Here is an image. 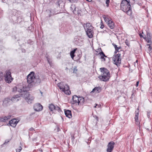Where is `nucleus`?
Wrapping results in <instances>:
<instances>
[{
	"label": "nucleus",
	"instance_id": "obj_38",
	"mask_svg": "<svg viewBox=\"0 0 152 152\" xmlns=\"http://www.w3.org/2000/svg\"><path fill=\"white\" fill-rule=\"evenodd\" d=\"M72 8H73L75 9V10L76 7L75 5H72V7H70L71 9H72Z\"/></svg>",
	"mask_w": 152,
	"mask_h": 152
},
{
	"label": "nucleus",
	"instance_id": "obj_56",
	"mask_svg": "<svg viewBox=\"0 0 152 152\" xmlns=\"http://www.w3.org/2000/svg\"><path fill=\"white\" fill-rule=\"evenodd\" d=\"M151 152H152V151H151Z\"/></svg>",
	"mask_w": 152,
	"mask_h": 152
},
{
	"label": "nucleus",
	"instance_id": "obj_29",
	"mask_svg": "<svg viewBox=\"0 0 152 152\" xmlns=\"http://www.w3.org/2000/svg\"><path fill=\"white\" fill-rule=\"evenodd\" d=\"M0 120L1 122H5L7 120V118L6 116H5L3 118H1L0 119Z\"/></svg>",
	"mask_w": 152,
	"mask_h": 152
},
{
	"label": "nucleus",
	"instance_id": "obj_43",
	"mask_svg": "<svg viewBox=\"0 0 152 152\" xmlns=\"http://www.w3.org/2000/svg\"><path fill=\"white\" fill-rule=\"evenodd\" d=\"M78 39V37H76L75 38V41H77V39Z\"/></svg>",
	"mask_w": 152,
	"mask_h": 152
},
{
	"label": "nucleus",
	"instance_id": "obj_14",
	"mask_svg": "<svg viewBox=\"0 0 152 152\" xmlns=\"http://www.w3.org/2000/svg\"><path fill=\"white\" fill-rule=\"evenodd\" d=\"M101 91V87H95L93 89L92 91L91 92V93H98L100 92Z\"/></svg>",
	"mask_w": 152,
	"mask_h": 152
},
{
	"label": "nucleus",
	"instance_id": "obj_35",
	"mask_svg": "<svg viewBox=\"0 0 152 152\" xmlns=\"http://www.w3.org/2000/svg\"><path fill=\"white\" fill-rule=\"evenodd\" d=\"M22 149L21 147H19L18 148L16 149V152H20Z\"/></svg>",
	"mask_w": 152,
	"mask_h": 152
},
{
	"label": "nucleus",
	"instance_id": "obj_42",
	"mask_svg": "<svg viewBox=\"0 0 152 152\" xmlns=\"http://www.w3.org/2000/svg\"><path fill=\"white\" fill-rule=\"evenodd\" d=\"M125 43L127 45H128V46H129V43L128 42V41H127V40H126Z\"/></svg>",
	"mask_w": 152,
	"mask_h": 152
},
{
	"label": "nucleus",
	"instance_id": "obj_24",
	"mask_svg": "<svg viewBox=\"0 0 152 152\" xmlns=\"http://www.w3.org/2000/svg\"><path fill=\"white\" fill-rule=\"evenodd\" d=\"M76 49H74L73 50H72L71 52L70 53V56L71 57V58L73 59L74 57L75 56L74 54L75 53V51H76Z\"/></svg>",
	"mask_w": 152,
	"mask_h": 152
},
{
	"label": "nucleus",
	"instance_id": "obj_45",
	"mask_svg": "<svg viewBox=\"0 0 152 152\" xmlns=\"http://www.w3.org/2000/svg\"><path fill=\"white\" fill-rule=\"evenodd\" d=\"M139 81H137V82L136 84V87H137V86H138V85H139Z\"/></svg>",
	"mask_w": 152,
	"mask_h": 152
},
{
	"label": "nucleus",
	"instance_id": "obj_5",
	"mask_svg": "<svg viewBox=\"0 0 152 152\" xmlns=\"http://www.w3.org/2000/svg\"><path fill=\"white\" fill-rule=\"evenodd\" d=\"M58 86L60 89L63 91H64L66 94L69 95L70 91L69 90V86L63 83H58Z\"/></svg>",
	"mask_w": 152,
	"mask_h": 152
},
{
	"label": "nucleus",
	"instance_id": "obj_8",
	"mask_svg": "<svg viewBox=\"0 0 152 152\" xmlns=\"http://www.w3.org/2000/svg\"><path fill=\"white\" fill-rule=\"evenodd\" d=\"M6 75L5 77L6 81L8 83H10L12 80L13 79L11 75V72L10 70L6 72Z\"/></svg>",
	"mask_w": 152,
	"mask_h": 152
},
{
	"label": "nucleus",
	"instance_id": "obj_17",
	"mask_svg": "<svg viewBox=\"0 0 152 152\" xmlns=\"http://www.w3.org/2000/svg\"><path fill=\"white\" fill-rule=\"evenodd\" d=\"M9 105V100L6 99L3 101V105L4 107H6Z\"/></svg>",
	"mask_w": 152,
	"mask_h": 152
},
{
	"label": "nucleus",
	"instance_id": "obj_48",
	"mask_svg": "<svg viewBox=\"0 0 152 152\" xmlns=\"http://www.w3.org/2000/svg\"><path fill=\"white\" fill-rule=\"evenodd\" d=\"M60 129H59V128L58 127L57 128V131L58 132H59V131H60Z\"/></svg>",
	"mask_w": 152,
	"mask_h": 152
},
{
	"label": "nucleus",
	"instance_id": "obj_16",
	"mask_svg": "<svg viewBox=\"0 0 152 152\" xmlns=\"http://www.w3.org/2000/svg\"><path fill=\"white\" fill-rule=\"evenodd\" d=\"M139 115V111L136 114L135 116V124L137 125H139L140 124V122L138 121V116Z\"/></svg>",
	"mask_w": 152,
	"mask_h": 152
},
{
	"label": "nucleus",
	"instance_id": "obj_1",
	"mask_svg": "<svg viewBox=\"0 0 152 152\" xmlns=\"http://www.w3.org/2000/svg\"><path fill=\"white\" fill-rule=\"evenodd\" d=\"M27 85L23 82L17 85L12 89L14 92H26L29 90L30 88L34 86L39 84L41 82V80L38 76L36 77L34 72H31L27 76Z\"/></svg>",
	"mask_w": 152,
	"mask_h": 152
},
{
	"label": "nucleus",
	"instance_id": "obj_20",
	"mask_svg": "<svg viewBox=\"0 0 152 152\" xmlns=\"http://www.w3.org/2000/svg\"><path fill=\"white\" fill-rule=\"evenodd\" d=\"M78 105L83 104L84 102V98L82 97H79Z\"/></svg>",
	"mask_w": 152,
	"mask_h": 152
},
{
	"label": "nucleus",
	"instance_id": "obj_52",
	"mask_svg": "<svg viewBox=\"0 0 152 152\" xmlns=\"http://www.w3.org/2000/svg\"><path fill=\"white\" fill-rule=\"evenodd\" d=\"M96 106H96H96H94V107H95H95H96Z\"/></svg>",
	"mask_w": 152,
	"mask_h": 152
},
{
	"label": "nucleus",
	"instance_id": "obj_33",
	"mask_svg": "<svg viewBox=\"0 0 152 152\" xmlns=\"http://www.w3.org/2000/svg\"><path fill=\"white\" fill-rule=\"evenodd\" d=\"M77 71V67L75 66L74 68L73 73H76Z\"/></svg>",
	"mask_w": 152,
	"mask_h": 152
},
{
	"label": "nucleus",
	"instance_id": "obj_32",
	"mask_svg": "<svg viewBox=\"0 0 152 152\" xmlns=\"http://www.w3.org/2000/svg\"><path fill=\"white\" fill-rule=\"evenodd\" d=\"M54 110L58 111L59 112H60L61 111V110L60 108L57 106H55Z\"/></svg>",
	"mask_w": 152,
	"mask_h": 152
},
{
	"label": "nucleus",
	"instance_id": "obj_36",
	"mask_svg": "<svg viewBox=\"0 0 152 152\" xmlns=\"http://www.w3.org/2000/svg\"><path fill=\"white\" fill-rule=\"evenodd\" d=\"M110 2V0H106V3L107 4V7H108L109 6V3Z\"/></svg>",
	"mask_w": 152,
	"mask_h": 152
},
{
	"label": "nucleus",
	"instance_id": "obj_26",
	"mask_svg": "<svg viewBox=\"0 0 152 152\" xmlns=\"http://www.w3.org/2000/svg\"><path fill=\"white\" fill-rule=\"evenodd\" d=\"M119 100L120 102L122 103L125 102L126 99L124 97L121 96L120 97Z\"/></svg>",
	"mask_w": 152,
	"mask_h": 152
},
{
	"label": "nucleus",
	"instance_id": "obj_21",
	"mask_svg": "<svg viewBox=\"0 0 152 152\" xmlns=\"http://www.w3.org/2000/svg\"><path fill=\"white\" fill-rule=\"evenodd\" d=\"M108 25L110 28L113 29L114 27V23L112 21H110L108 23Z\"/></svg>",
	"mask_w": 152,
	"mask_h": 152
},
{
	"label": "nucleus",
	"instance_id": "obj_37",
	"mask_svg": "<svg viewBox=\"0 0 152 152\" xmlns=\"http://www.w3.org/2000/svg\"><path fill=\"white\" fill-rule=\"evenodd\" d=\"M137 60H136V62H134V66H138V63H137Z\"/></svg>",
	"mask_w": 152,
	"mask_h": 152
},
{
	"label": "nucleus",
	"instance_id": "obj_49",
	"mask_svg": "<svg viewBox=\"0 0 152 152\" xmlns=\"http://www.w3.org/2000/svg\"><path fill=\"white\" fill-rule=\"evenodd\" d=\"M25 49H23L22 51V52H25Z\"/></svg>",
	"mask_w": 152,
	"mask_h": 152
},
{
	"label": "nucleus",
	"instance_id": "obj_23",
	"mask_svg": "<svg viewBox=\"0 0 152 152\" xmlns=\"http://www.w3.org/2000/svg\"><path fill=\"white\" fill-rule=\"evenodd\" d=\"M99 54L101 56V58L103 59L104 61H105V58H104V57H107L104 53L102 51L101 52H100L99 53Z\"/></svg>",
	"mask_w": 152,
	"mask_h": 152
},
{
	"label": "nucleus",
	"instance_id": "obj_9",
	"mask_svg": "<svg viewBox=\"0 0 152 152\" xmlns=\"http://www.w3.org/2000/svg\"><path fill=\"white\" fill-rule=\"evenodd\" d=\"M114 144L115 142L113 141H111L108 143L107 150V152H112L114 148Z\"/></svg>",
	"mask_w": 152,
	"mask_h": 152
},
{
	"label": "nucleus",
	"instance_id": "obj_34",
	"mask_svg": "<svg viewBox=\"0 0 152 152\" xmlns=\"http://www.w3.org/2000/svg\"><path fill=\"white\" fill-rule=\"evenodd\" d=\"M71 3H76L77 2L78 0H68Z\"/></svg>",
	"mask_w": 152,
	"mask_h": 152
},
{
	"label": "nucleus",
	"instance_id": "obj_46",
	"mask_svg": "<svg viewBox=\"0 0 152 152\" xmlns=\"http://www.w3.org/2000/svg\"><path fill=\"white\" fill-rule=\"evenodd\" d=\"M104 27V26L103 25H102V24L101 25V26H100V28H103Z\"/></svg>",
	"mask_w": 152,
	"mask_h": 152
},
{
	"label": "nucleus",
	"instance_id": "obj_47",
	"mask_svg": "<svg viewBox=\"0 0 152 152\" xmlns=\"http://www.w3.org/2000/svg\"><path fill=\"white\" fill-rule=\"evenodd\" d=\"M9 142V140H6L5 141V143H4V144H5L6 143H7L8 142Z\"/></svg>",
	"mask_w": 152,
	"mask_h": 152
},
{
	"label": "nucleus",
	"instance_id": "obj_6",
	"mask_svg": "<svg viewBox=\"0 0 152 152\" xmlns=\"http://www.w3.org/2000/svg\"><path fill=\"white\" fill-rule=\"evenodd\" d=\"M131 8L130 2L128 0H123L121 4V9L124 12H125L129 8Z\"/></svg>",
	"mask_w": 152,
	"mask_h": 152
},
{
	"label": "nucleus",
	"instance_id": "obj_51",
	"mask_svg": "<svg viewBox=\"0 0 152 152\" xmlns=\"http://www.w3.org/2000/svg\"><path fill=\"white\" fill-rule=\"evenodd\" d=\"M68 68L67 67H66L65 69L66 70H67L68 69Z\"/></svg>",
	"mask_w": 152,
	"mask_h": 152
},
{
	"label": "nucleus",
	"instance_id": "obj_22",
	"mask_svg": "<svg viewBox=\"0 0 152 152\" xmlns=\"http://www.w3.org/2000/svg\"><path fill=\"white\" fill-rule=\"evenodd\" d=\"M147 33H148L147 32H146V33H144L143 32H142V34H140V37H143L144 39H146L148 37L147 36Z\"/></svg>",
	"mask_w": 152,
	"mask_h": 152
},
{
	"label": "nucleus",
	"instance_id": "obj_19",
	"mask_svg": "<svg viewBox=\"0 0 152 152\" xmlns=\"http://www.w3.org/2000/svg\"><path fill=\"white\" fill-rule=\"evenodd\" d=\"M112 45L114 47L115 49V52L114 53L116 54L118 52L119 50L121 48V47H118L115 44L113 43L112 44Z\"/></svg>",
	"mask_w": 152,
	"mask_h": 152
},
{
	"label": "nucleus",
	"instance_id": "obj_11",
	"mask_svg": "<svg viewBox=\"0 0 152 152\" xmlns=\"http://www.w3.org/2000/svg\"><path fill=\"white\" fill-rule=\"evenodd\" d=\"M18 122L15 119H13L9 121L10 125L14 127H15Z\"/></svg>",
	"mask_w": 152,
	"mask_h": 152
},
{
	"label": "nucleus",
	"instance_id": "obj_12",
	"mask_svg": "<svg viewBox=\"0 0 152 152\" xmlns=\"http://www.w3.org/2000/svg\"><path fill=\"white\" fill-rule=\"evenodd\" d=\"M79 99V97H78L76 95H75L74 96H73L72 97V100L73 101V104H78V101Z\"/></svg>",
	"mask_w": 152,
	"mask_h": 152
},
{
	"label": "nucleus",
	"instance_id": "obj_13",
	"mask_svg": "<svg viewBox=\"0 0 152 152\" xmlns=\"http://www.w3.org/2000/svg\"><path fill=\"white\" fill-rule=\"evenodd\" d=\"M65 114L66 117L69 118H71L72 117L71 111L69 110H67L65 111Z\"/></svg>",
	"mask_w": 152,
	"mask_h": 152
},
{
	"label": "nucleus",
	"instance_id": "obj_25",
	"mask_svg": "<svg viewBox=\"0 0 152 152\" xmlns=\"http://www.w3.org/2000/svg\"><path fill=\"white\" fill-rule=\"evenodd\" d=\"M55 106L53 104H50L49 108L51 111H52L54 110Z\"/></svg>",
	"mask_w": 152,
	"mask_h": 152
},
{
	"label": "nucleus",
	"instance_id": "obj_2",
	"mask_svg": "<svg viewBox=\"0 0 152 152\" xmlns=\"http://www.w3.org/2000/svg\"><path fill=\"white\" fill-rule=\"evenodd\" d=\"M101 72V75L99 77V78L103 81H108L110 78V73L109 71L106 68H101L100 69Z\"/></svg>",
	"mask_w": 152,
	"mask_h": 152
},
{
	"label": "nucleus",
	"instance_id": "obj_3",
	"mask_svg": "<svg viewBox=\"0 0 152 152\" xmlns=\"http://www.w3.org/2000/svg\"><path fill=\"white\" fill-rule=\"evenodd\" d=\"M20 93V95L24 98L28 104H31L33 102L34 97L32 96H31L29 92L27 91L26 92H18Z\"/></svg>",
	"mask_w": 152,
	"mask_h": 152
},
{
	"label": "nucleus",
	"instance_id": "obj_40",
	"mask_svg": "<svg viewBox=\"0 0 152 152\" xmlns=\"http://www.w3.org/2000/svg\"><path fill=\"white\" fill-rule=\"evenodd\" d=\"M11 115H8L7 117V120L9 119L11 117Z\"/></svg>",
	"mask_w": 152,
	"mask_h": 152
},
{
	"label": "nucleus",
	"instance_id": "obj_4",
	"mask_svg": "<svg viewBox=\"0 0 152 152\" xmlns=\"http://www.w3.org/2000/svg\"><path fill=\"white\" fill-rule=\"evenodd\" d=\"M84 26L87 36L89 38H92L93 37V27L89 23H87L86 24H84Z\"/></svg>",
	"mask_w": 152,
	"mask_h": 152
},
{
	"label": "nucleus",
	"instance_id": "obj_53",
	"mask_svg": "<svg viewBox=\"0 0 152 152\" xmlns=\"http://www.w3.org/2000/svg\"><path fill=\"white\" fill-rule=\"evenodd\" d=\"M2 2H4V1H3V0H2Z\"/></svg>",
	"mask_w": 152,
	"mask_h": 152
},
{
	"label": "nucleus",
	"instance_id": "obj_30",
	"mask_svg": "<svg viewBox=\"0 0 152 152\" xmlns=\"http://www.w3.org/2000/svg\"><path fill=\"white\" fill-rule=\"evenodd\" d=\"M146 47L148 49V50L149 51H150L151 50L152 48V46L151 45V44H148L146 45Z\"/></svg>",
	"mask_w": 152,
	"mask_h": 152
},
{
	"label": "nucleus",
	"instance_id": "obj_39",
	"mask_svg": "<svg viewBox=\"0 0 152 152\" xmlns=\"http://www.w3.org/2000/svg\"><path fill=\"white\" fill-rule=\"evenodd\" d=\"M47 60L48 63L50 65V59H49V58H47Z\"/></svg>",
	"mask_w": 152,
	"mask_h": 152
},
{
	"label": "nucleus",
	"instance_id": "obj_18",
	"mask_svg": "<svg viewBox=\"0 0 152 152\" xmlns=\"http://www.w3.org/2000/svg\"><path fill=\"white\" fill-rule=\"evenodd\" d=\"M20 96L18 95H16L12 98L11 100L12 101H17L19 100V99H17L19 98Z\"/></svg>",
	"mask_w": 152,
	"mask_h": 152
},
{
	"label": "nucleus",
	"instance_id": "obj_55",
	"mask_svg": "<svg viewBox=\"0 0 152 152\" xmlns=\"http://www.w3.org/2000/svg\"><path fill=\"white\" fill-rule=\"evenodd\" d=\"M133 95V94H132V96Z\"/></svg>",
	"mask_w": 152,
	"mask_h": 152
},
{
	"label": "nucleus",
	"instance_id": "obj_27",
	"mask_svg": "<svg viewBox=\"0 0 152 152\" xmlns=\"http://www.w3.org/2000/svg\"><path fill=\"white\" fill-rule=\"evenodd\" d=\"M103 18L105 21L107 23H108L111 20H110L105 15L103 16Z\"/></svg>",
	"mask_w": 152,
	"mask_h": 152
},
{
	"label": "nucleus",
	"instance_id": "obj_28",
	"mask_svg": "<svg viewBox=\"0 0 152 152\" xmlns=\"http://www.w3.org/2000/svg\"><path fill=\"white\" fill-rule=\"evenodd\" d=\"M125 12H126V13L129 15H131L132 13V10H131V8H129L127 10H126Z\"/></svg>",
	"mask_w": 152,
	"mask_h": 152
},
{
	"label": "nucleus",
	"instance_id": "obj_10",
	"mask_svg": "<svg viewBox=\"0 0 152 152\" xmlns=\"http://www.w3.org/2000/svg\"><path fill=\"white\" fill-rule=\"evenodd\" d=\"M34 109L35 111H39L42 110V106L40 104L37 103L34 106Z\"/></svg>",
	"mask_w": 152,
	"mask_h": 152
},
{
	"label": "nucleus",
	"instance_id": "obj_54",
	"mask_svg": "<svg viewBox=\"0 0 152 152\" xmlns=\"http://www.w3.org/2000/svg\"><path fill=\"white\" fill-rule=\"evenodd\" d=\"M78 41H80V40H79V39H78Z\"/></svg>",
	"mask_w": 152,
	"mask_h": 152
},
{
	"label": "nucleus",
	"instance_id": "obj_31",
	"mask_svg": "<svg viewBox=\"0 0 152 152\" xmlns=\"http://www.w3.org/2000/svg\"><path fill=\"white\" fill-rule=\"evenodd\" d=\"M4 75L3 73L0 72V82L3 80Z\"/></svg>",
	"mask_w": 152,
	"mask_h": 152
},
{
	"label": "nucleus",
	"instance_id": "obj_15",
	"mask_svg": "<svg viewBox=\"0 0 152 152\" xmlns=\"http://www.w3.org/2000/svg\"><path fill=\"white\" fill-rule=\"evenodd\" d=\"M147 38L145 39L146 41L147 42L148 44H151V41L150 38V34L149 33H147Z\"/></svg>",
	"mask_w": 152,
	"mask_h": 152
},
{
	"label": "nucleus",
	"instance_id": "obj_7",
	"mask_svg": "<svg viewBox=\"0 0 152 152\" xmlns=\"http://www.w3.org/2000/svg\"><path fill=\"white\" fill-rule=\"evenodd\" d=\"M121 54L118 53L117 54L114 55L113 58V60L114 64L118 66L119 65L121 62Z\"/></svg>",
	"mask_w": 152,
	"mask_h": 152
},
{
	"label": "nucleus",
	"instance_id": "obj_50",
	"mask_svg": "<svg viewBox=\"0 0 152 152\" xmlns=\"http://www.w3.org/2000/svg\"><path fill=\"white\" fill-rule=\"evenodd\" d=\"M1 86H0V92L1 91Z\"/></svg>",
	"mask_w": 152,
	"mask_h": 152
},
{
	"label": "nucleus",
	"instance_id": "obj_41",
	"mask_svg": "<svg viewBox=\"0 0 152 152\" xmlns=\"http://www.w3.org/2000/svg\"><path fill=\"white\" fill-rule=\"evenodd\" d=\"M29 130L31 131H33V130H34V129L33 128H31L29 129Z\"/></svg>",
	"mask_w": 152,
	"mask_h": 152
},
{
	"label": "nucleus",
	"instance_id": "obj_44",
	"mask_svg": "<svg viewBox=\"0 0 152 152\" xmlns=\"http://www.w3.org/2000/svg\"><path fill=\"white\" fill-rule=\"evenodd\" d=\"M96 106H97L98 107H100L101 106V105L100 104H96Z\"/></svg>",
	"mask_w": 152,
	"mask_h": 152
}]
</instances>
